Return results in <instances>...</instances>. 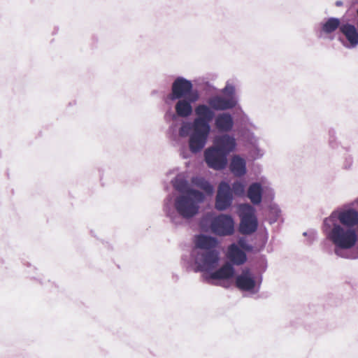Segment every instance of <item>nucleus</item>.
<instances>
[{
    "label": "nucleus",
    "mask_w": 358,
    "mask_h": 358,
    "mask_svg": "<svg viewBox=\"0 0 358 358\" xmlns=\"http://www.w3.org/2000/svg\"><path fill=\"white\" fill-rule=\"evenodd\" d=\"M199 255L203 269L214 268L219 261V252L216 250L203 251Z\"/></svg>",
    "instance_id": "dca6fc26"
},
{
    "label": "nucleus",
    "mask_w": 358,
    "mask_h": 358,
    "mask_svg": "<svg viewBox=\"0 0 358 358\" xmlns=\"http://www.w3.org/2000/svg\"><path fill=\"white\" fill-rule=\"evenodd\" d=\"M176 189L180 192L182 193V195H192L194 197L197 201H203L204 195L202 192L193 189L188 186V183L187 181L181 180L177 182L176 186Z\"/></svg>",
    "instance_id": "6ab92c4d"
},
{
    "label": "nucleus",
    "mask_w": 358,
    "mask_h": 358,
    "mask_svg": "<svg viewBox=\"0 0 358 358\" xmlns=\"http://www.w3.org/2000/svg\"><path fill=\"white\" fill-rule=\"evenodd\" d=\"M180 136H183V134H182V129L180 130Z\"/></svg>",
    "instance_id": "a878e982"
},
{
    "label": "nucleus",
    "mask_w": 358,
    "mask_h": 358,
    "mask_svg": "<svg viewBox=\"0 0 358 358\" xmlns=\"http://www.w3.org/2000/svg\"><path fill=\"white\" fill-rule=\"evenodd\" d=\"M191 182L196 187L203 189L208 194L211 195L213 193V187L202 177H192Z\"/></svg>",
    "instance_id": "5701e85b"
},
{
    "label": "nucleus",
    "mask_w": 358,
    "mask_h": 358,
    "mask_svg": "<svg viewBox=\"0 0 358 358\" xmlns=\"http://www.w3.org/2000/svg\"><path fill=\"white\" fill-rule=\"evenodd\" d=\"M215 126L220 131H231L234 126L232 116L227 113L218 114L215 119Z\"/></svg>",
    "instance_id": "f3484780"
},
{
    "label": "nucleus",
    "mask_w": 358,
    "mask_h": 358,
    "mask_svg": "<svg viewBox=\"0 0 358 358\" xmlns=\"http://www.w3.org/2000/svg\"><path fill=\"white\" fill-rule=\"evenodd\" d=\"M248 196L253 204H259L262 199V187L258 182L251 184L248 189Z\"/></svg>",
    "instance_id": "4be33fe9"
},
{
    "label": "nucleus",
    "mask_w": 358,
    "mask_h": 358,
    "mask_svg": "<svg viewBox=\"0 0 358 358\" xmlns=\"http://www.w3.org/2000/svg\"><path fill=\"white\" fill-rule=\"evenodd\" d=\"M195 114L197 117L193 121L189 141V150L194 153L201 151L205 146L210 131L209 122L214 117L213 111L205 104L197 106Z\"/></svg>",
    "instance_id": "f257e3e1"
},
{
    "label": "nucleus",
    "mask_w": 358,
    "mask_h": 358,
    "mask_svg": "<svg viewBox=\"0 0 358 358\" xmlns=\"http://www.w3.org/2000/svg\"><path fill=\"white\" fill-rule=\"evenodd\" d=\"M340 31L345 35L352 46L358 44V32L354 25L346 24L340 27Z\"/></svg>",
    "instance_id": "412c9836"
},
{
    "label": "nucleus",
    "mask_w": 358,
    "mask_h": 358,
    "mask_svg": "<svg viewBox=\"0 0 358 358\" xmlns=\"http://www.w3.org/2000/svg\"><path fill=\"white\" fill-rule=\"evenodd\" d=\"M199 99V94L196 91L192 92L187 100H179L175 106L176 112L180 117H188L192 113V107L191 103H194Z\"/></svg>",
    "instance_id": "9d476101"
},
{
    "label": "nucleus",
    "mask_w": 358,
    "mask_h": 358,
    "mask_svg": "<svg viewBox=\"0 0 358 358\" xmlns=\"http://www.w3.org/2000/svg\"><path fill=\"white\" fill-rule=\"evenodd\" d=\"M210 229L218 236H229L234 231V222L230 215H220L212 220Z\"/></svg>",
    "instance_id": "39448f33"
},
{
    "label": "nucleus",
    "mask_w": 358,
    "mask_h": 358,
    "mask_svg": "<svg viewBox=\"0 0 358 358\" xmlns=\"http://www.w3.org/2000/svg\"><path fill=\"white\" fill-rule=\"evenodd\" d=\"M329 238L337 248L344 250L353 248L357 241L355 229L344 228L337 224H334Z\"/></svg>",
    "instance_id": "f03ea898"
},
{
    "label": "nucleus",
    "mask_w": 358,
    "mask_h": 358,
    "mask_svg": "<svg viewBox=\"0 0 358 358\" xmlns=\"http://www.w3.org/2000/svg\"><path fill=\"white\" fill-rule=\"evenodd\" d=\"M234 268L229 263H225L219 269L210 275V278L213 280H228L234 275Z\"/></svg>",
    "instance_id": "a211bd4d"
},
{
    "label": "nucleus",
    "mask_w": 358,
    "mask_h": 358,
    "mask_svg": "<svg viewBox=\"0 0 358 358\" xmlns=\"http://www.w3.org/2000/svg\"><path fill=\"white\" fill-rule=\"evenodd\" d=\"M232 201L233 194L230 185L226 182H221L215 198V208L224 210L231 206Z\"/></svg>",
    "instance_id": "0eeeda50"
},
{
    "label": "nucleus",
    "mask_w": 358,
    "mask_h": 358,
    "mask_svg": "<svg viewBox=\"0 0 358 358\" xmlns=\"http://www.w3.org/2000/svg\"><path fill=\"white\" fill-rule=\"evenodd\" d=\"M192 84L189 80L181 77L177 78L172 84L170 99L175 100L189 96L193 92H192Z\"/></svg>",
    "instance_id": "6e6552de"
},
{
    "label": "nucleus",
    "mask_w": 358,
    "mask_h": 358,
    "mask_svg": "<svg viewBox=\"0 0 358 358\" xmlns=\"http://www.w3.org/2000/svg\"><path fill=\"white\" fill-rule=\"evenodd\" d=\"M194 244L196 248L208 251L216 250L218 245V241L216 238L199 234L195 236Z\"/></svg>",
    "instance_id": "4468645a"
},
{
    "label": "nucleus",
    "mask_w": 358,
    "mask_h": 358,
    "mask_svg": "<svg viewBox=\"0 0 358 358\" xmlns=\"http://www.w3.org/2000/svg\"><path fill=\"white\" fill-rule=\"evenodd\" d=\"M238 210L241 218L239 231L245 235L254 233L258 227L254 208L249 204H241Z\"/></svg>",
    "instance_id": "7ed1b4c3"
},
{
    "label": "nucleus",
    "mask_w": 358,
    "mask_h": 358,
    "mask_svg": "<svg viewBox=\"0 0 358 358\" xmlns=\"http://www.w3.org/2000/svg\"><path fill=\"white\" fill-rule=\"evenodd\" d=\"M208 104L211 108L215 110H225L234 108L237 101L234 97L225 98L221 96H215L208 100Z\"/></svg>",
    "instance_id": "9b49d317"
},
{
    "label": "nucleus",
    "mask_w": 358,
    "mask_h": 358,
    "mask_svg": "<svg viewBox=\"0 0 358 358\" xmlns=\"http://www.w3.org/2000/svg\"><path fill=\"white\" fill-rule=\"evenodd\" d=\"M340 4H341V3H339V2L336 3V5H338V6H339Z\"/></svg>",
    "instance_id": "bb28decb"
},
{
    "label": "nucleus",
    "mask_w": 358,
    "mask_h": 358,
    "mask_svg": "<svg viewBox=\"0 0 358 358\" xmlns=\"http://www.w3.org/2000/svg\"><path fill=\"white\" fill-rule=\"evenodd\" d=\"M236 286L243 291H250L255 288V281L248 268L244 269L242 273L236 277Z\"/></svg>",
    "instance_id": "f8f14e48"
},
{
    "label": "nucleus",
    "mask_w": 358,
    "mask_h": 358,
    "mask_svg": "<svg viewBox=\"0 0 358 358\" xmlns=\"http://www.w3.org/2000/svg\"><path fill=\"white\" fill-rule=\"evenodd\" d=\"M340 25V20L337 18H329L323 25L324 32L329 34L334 31Z\"/></svg>",
    "instance_id": "b1692460"
},
{
    "label": "nucleus",
    "mask_w": 358,
    "mask_h": 358,
    "mask_svg": "<svg viewBox=\"0 0 358 358\" xmlns=\"http://www.w3.org/2000/svg\"><path fill=\"white\" fill-rule=\"evenodd\" d=\"M227 257L233 264L237 266L243 265L247 261L245 252L235 243H232L228 247Z\"/></svg>",
    "instance_id": "ddd939ff"
},
{
    "label": "nucleus",
    "mask_w": 358,
    "mask_h": 358,
    "mask_svg": "<svg viewBox=\"0 0 358 358\" xmlns=\"http://www.w3.org/2000/svg\"><path fill=\"white\" fill-rule=\"evenodd\" d=\"M203 201H197L192 195H180L176 199L175 208L182 217L189 219L198 213L199 203Z\"/></svg>",
    "instance_id": "20e7f679"
},
{
    "label": "nucleus",
    "mask_w": 358,
    "mask_h": 358,
    "mask_svg": "<svg viewBox=\"0 0 358 358\" xmlns=\"http://www.w3.org/2000/svg\"><path fill=\"white\" fill-rule=\"evenodd\" d=\"M236 145L235 138L228 134L216 136L213 144V147L225 153L227 156L234 150Z\"/></svg>",
    "instance_id": "1a4fd4ad"
},
{
    "label": "nucleus",
    "mask_w": 358,
    "mask_h": 358,
    "mask_svg": "<svg viewBox=\"0 0 358 358\" xmlns=\"http://www.w3.org/2000/svg\"><path fill=\"white\" fill-rule=\"evenodd\" d=\"M231 191L237 196H242L245 192V185L241 182H235L232 185Z\"/></svg>",
    "instance_id": "393cba45"
},
{
    "label": "nucleus",
    "mask_w": 358,
    "mask_h": 358,
    "mask_svg": "<svg viewBox=\"0 0 358 358\" xmlns=\"http://www.w3.org/2000/svg\"><path fill=\"white\" fill-rule=\"evenodd\" d=\"M230 170L236 176L241 177L246 173V163L245 159L238 155L233 157L231 164Z\"/></svg>",
    "instance_id": "aec40b11"
},
{
    "label": "nucleus",
    "mask_w": 358,
    "mask_h": 358,
    "mask_svg": "<svg viewBox=\"0 0 358 358\" xmlns=\"http://www.w3.org/2000/svg\"><path fill=\"white\" fill-rule=\"evenodd\" d=\"M338 219L346 228L353 229L358 224V212L354 209H348L339 213Z\"/></svg>",
    "instance_id": "2eb2a0df"
},
{
    "label": "nucleus",
    "mask_w": 358,
    "mask_h": 358,
    "mask_svg": "<svg viewBox=\"0 0 358 358\" xmlns=\"http://www.w3.org/2000/svg\"><path fill=\"white\" fill-rule=\"evenodd\" d=\"M357 15H358V9H357Z\"/></svg>",
    "instance_id": "cd10ccee"
},
{
    "label": "nucleus",
    "mask_w": 358,
    "mask_h": 358,
    "mask_svg": "<svg viewBox=\"0 0 358 358\" xmlns=\"http://www.w3.org/2000/svg\"><path fill=\"white\" fill-rule=\"evenodd\" d=\"M204 158L208 166L214 170H222L227 164V155L213 145L205 150Z\"/></svg>",
    "instance_id": "423d86ee"
}]
</instances>
